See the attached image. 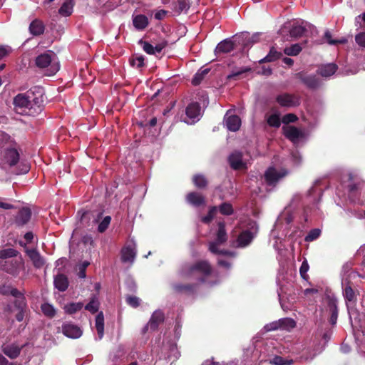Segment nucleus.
<instances>
[{"mask_svg":"<svg viewBox=\"0 0 365 365\" xmlns=\"http://www.w3.org/2000/svg\"><path fill=\"white\" fill-rule=\"evenodd\" d=\"M212 272V268L206 260H199L192 264H184L180 270V276L184 279H196L197 282L173 283L171 288L173 293L187 296L196 294L199 284H204L206 282V277H209Z\"/></svg>","mask_w":365,"mask_h":365,"instance_id":"nucleus-1","label":"nucleus"},{"mask_svg":"<svg viewBox=\"0 0 365 365\" xmlns=\"http://www.w3.org/2000/svg\"><path fill=\"white\" fill-rule=\"evenodd\" d=\"M29 115L39 114L44 107L43 88L34 86L29 89Z\"/></svg>","mask_w":365,"mask_h":365,"instance_id":"nucleus-2","label":"nucleus"},{"mask_svg":"<svg viewBox=\"0 0 365 365\" xmlns=\"http://www.w3.org/2000/svg\"><path fill=\"white\" fill-rule=\"evenodd\" d=\"M23 259L21 255L16 258L7 260H0V269L3 271L12 274L17 275L19 273L20 267L23 265Z\"/></svg>","mask_w":365,"mask_h":365,"instance_id":"nucleus-3","label":"nucleus"},{"mask_svg":"<svg viewBox=\"0 0 365 365\" xmlns=\"http://www.w3.org/2000/svg\"><path fill=\"white\" fill-rule=\"evenodd\" d=\"M51 54L48 53H41L36 58V65L37 67L44 68L50 66L49 72L47 73L48 76L54 75L59 69L58 65L51 64Z\"/></svg>","mask_w":365,"mask_h":365,"instance_id":"nucleus-4","label":"nucleus"},{"mask_svg":"<svg viewBox=\"0 0 365 365\" xmlns=\"http://www.w3.org/2000/svg\"><path fill=\"white\" fill-rule=\"evenodd\" d=\"M295 78L299 79L307 88L315 90L320 86V79L315 75H308L304 71H300L295 74Z\"/></svg>","mask_w":365,"mask_h":365,"instance_id":"nucleus-5","label":"nucleus"},{"mask_svg":"<svg viewBox=\"0 0 365 365\" xmlns=\"http://www.w3.org/2000/svg\"><path fill=\"white\" fill-rule=\"evenodd\" d=\"M288 173L286 169L277 171L274 168H269L264 173V180L269 186H274L280 179L285 177Z\"/></svg>","mask_w":365,"mask_h":365,"instance_id":"nucleus-6","label":"nucleus"},{"mask_svg":"<svg viewBox=\"0 0 365 365\" xmlns=\"http://www.w3.org/2000/svg\"><path fill=\"white\" fill-rule=\"evenodd\" d=\"M185 114L189 120H185V123L192 124L200 120L201 106L197 102H192L185 108Z\"/></svg>","mask_w":365,"mask_h":365,"instance_id":"nucleus-7","label":"nucleus"},{"mask_svg":"<svg viewBox=\"0 0 365 365\" xmlns=\"http://www.w3.org/2000/svg\"><path fill=\"white\" fill-rule=\"evenodd\" d=\"M276 101L282 107H296L299 106V98L294 94L284 93L276 97Z\"/></svg>","mask_w":365,"mask_h":365,"instance_id":"nucleus-8","label":"nucleus"},{"mask_svg":"<svg viewBox=\"0 0 365 365\" xmlns=\"http://www.w3.org/2000/svg\"><path fill=\"white\" fill-rule=\"evenodd\" d=\"M31 215V209L27 207H23L14 216V224L16 227H23L30 221Z\"/></svg>","mask_w":365,"mask_h":365,"instance_id":"nucleus-9","label":"nucleus"},{"mask_svg":"<svg viewBox=\"0 0 365 365\" xmlns=\"http://www.w3.org/2000/svg\"><path fill=\"white\" fill-rule=\"evenodd\" d=\"M29 90L24 93H19L14 98V105L16 109L29 115Z\"/></svg>","mask_w":365,"mask_h":365,"instance_id":"nucleus-10","label":"nucleus"},{"mask_svg":"<svg viewBox=\"0 0 365 365\" xmlns=\"http://www.w3.org/2000/svg\"><path fill=\"white\" fill-rule=\"evenodd\" d=\"M61 331L63 335L71 339H78L83 334L82 329L72 322H65L62 324Z\"/></svg>","mask_w":365,"mask_h":365,"instance_id":"nucleus-11","label":"nucleus"},{"mask_svg":"<svg viewBox=\"0 0 365 365\" xmlns=\"http://www.w3.org/2000/svg\"><path fill=\"white\" fill-rule=\"evenodd\" d=\"M242 158V152L234 151L232 153L228 158L230 167L235 170L246 168V163L243 162Z\"/></svg>","mask_w":365,"mask_h":365,"instance_id":"nucleus-12","label":"nucleus"},{"mask_svg":"<svg viewBox=\"0 0 365 365\" xmlns=\"http://www.w3.org/2000/svg\"><path fill=\"white\" fill-rule=\"evenodd\" d=\"M236 43L230 38H226L220 41L215 49V54L219 56L220 54L229 53L236 48Z\"/></svg>","mask_w":365,"mask_h":365,"instance_id":"nucleus-13","label":"nucleus"},{"mask_svg":"<svg viewBox=\"0 0 365 365\" xmlns=\"http://www.w3.org/2000/svg\"><path fill=\"white\" fill-rule=\"evenodd\" d=\"M186 201L194 207L205 205V197L198 192H190L185 197Z\"/></svg>","mask_w":365,"mask_h":365,"instance_id":"nucleus-14","label":"nucleus"},{"mask_svg":"<svg viewBox=\"0 0 365 365\" xmlns=\"http://www.w3.org/2000/svg\"><path fill=\"white\" fill-rule=\"evenodd\" d=\"M136 257L135 249L130 246L123 247L120 251V259L123 263L133 264Z\"/></svg>","mask_w":365,"mask_h":365,"instance_id":"nucleus-15","label":"nucleus"},{"mask_svg":"<svg viewBox=\"0 0 365 365\" xmlns=\"http://www.w3.org/2000/svg\"><path fill=\"white\" fill-rule=\"evenodd\" d=\"M284 136L293 143H296L304 136L303 133L295 126L283 127Z\"/></svg>","mask_w":365,"mask_h":365,"instance_id":"nucleus-16","label":"nucleus"},{"mask_svg":"<svg viewBox=\"0 0 365 365\" xmlns=\"http://www.w3.org/2000/svg\"><path fill=\"white\" fill-rule=\"evenodd\" d=\"M255 237L254 233L249 230H245L240 233L237 237V242L238 247H245L248 246Z\"/></svg>","mask_w":365,"mask_h":365,"instance_id":"nucleus-17","label":"nucleus"},{"mask_svg":"<svg viewBox=\"0 0 365 365\" xmlns=\"http://www.w3.org/2000/svg\"><path fill=\"white\" fill-rule=\"evenodd\" d=\"M26 254L32 261L33 265L36 269L41 268L45 264V259L36 249L26 250Z\"/></svg>","mask_w":365,"mask_h":365,"instance_id":"nucleus-18","label":"nucleus"},{"mask_svg":"<svg viewBox=\"0 0 365 365\" xmlns=\"http://www.w3.org/2000/svg\"><path fill=\"white\" fill-rule=\"evenodd\" d=\"M164 319H165V315H164V313L161 310L155 311L148 322V325H150V329L152 331L157 330L159 325L164 322Z\"/></svg>","mask_w":365,"mask_h":365,"instance_id":"nucleus-19","label":"nucleus"},{"mask_svg":"<svg viewBox=\"0 0 365 365\" xmlns=\"http://www.w3.org/2000/svg\"><path fill=\"white\" fill-rule=\"evenodd\" d=\"M4 158L10 166H14L19 160V153L16 148L10 147L6 150Z\"/></svg>","mask_w":365,"mask_h":365,"instance_id":"nucleus-20","label":"nucleus"},{"mask_svg":"<svg viewBox=\"0 0 365 365\" xmlns=\"http://www.w3.org/2000/svg\"><path fill=\"white\" fill-rule=\"evenodd\" d=\"M54 287L60 292L66 291L68 287V279L64 274H58L53 280Z\"/></svg>","mask_w":365,"mask_h":365,"instance_id":"nucleus-21","label":"nucleus"},{"mask_svg":"<svg viewBox=\"0 0 365 365\" xmlns=\"http://www.w3.org/2000/svg\"><path fill=\"white\" fill-rule=\"evenodd\" d=\"M337 68L335 63L322 65L318 68L317 73L323 77H329L335 73Z\"/></svg>","mask_w":365,"mask_h":365,"instance_id":"nucleus-22","label":"nucleus"},{"mask_svg":"<svg viewBox=\"0 0 365 365\" xmlns=\"http://www.w3.org/2000/svg\"><path fill=\"white\" fill-rule=\"evenodd\" d=\"M45 26L42 21L36 19L29 25V31L33 36H40L43 34Z\"/></svg>","mask_w":365,"mask_h":365,"instance_id":"nucleus-23","label":"nucleus"},{"mask_svg":"<svg viewBox=\"0 0 365 365\" xmlns=\"http://www.w3.org/2000/svg\"><path fill=\"white\" fill-rule=\"evenodd\" d=\"M148 19L145 15L138 14L133 17V24L139 31L144 30L148 26Z\"/></svg>","mask_w":365,"mask_h":365,"instance_id":"nucleus-24","label":"nucleus"},{"mask_svg":"<svg viewBox=\"0 0 365 365\" xmlns=\"http://www.w3.org/2000/svg\"><path fill=\"white\" fill-rule=\"evenodd\" d=\"M227 128L230 131H237L240 129L241 125V120L239 116L232 115L227 118L225 120Z\"/></svg>","mask_w":365,"mask_h":365,"instance_id":"nucleus-25","label":"nucleus"},{"mask_svg":"<svg viewBox=\"0 0 365 365\" xmlns=\"http://www.w3.org/2000/svg\"><path fill=\"white\" fill-rule=\"evenodd\" d=\"M21 350V347L14 344L6 345L2 348L3 353L12 359H16L19 356Z\"/></svg>","mask_w":365,"mask_h":365,"instance_id":"nucleus-26","label":"nucleus"},{"mask_svg":"<svg viewBox=\"0 0 365 365\" xmlns=\"http://www.w3.org/2000/svg\"><path fill=\"white\" fill-rule=\"evenodd\" d=\"M282 56V53L276 50L274 47H272L268 53V54L259 60V63H267V62H274L278 59H279Z\"/></svg>","mask_w":365,"mask_h":365,"instance_id":"nucleus-27","label":"nucleus"},{"mask_svg":"<svg viewBox=\"0 0 365 365\" xmlns=\"http://www.w3.org/2000/svg\"><path fill=\"white\" fill-rule=\"evenodd\" d=\"M73 0H66L58 9V13L63 16H69L73 12Z\"/></svg>","mask_w":365,"mask_h":365,"instance_id":"nucleus-28","label":"nucleus"},{"mask_svg":"<svg viewBox=\"0 0 365 365\" xmlns=\"http://www.w3.org/2000/svg\"><path fill=\"white\" fill-rule=\"evenodd\" d=\"M19 255L20 256L19 252L13 248H6L0 250L1 260L11 259L18 257Z\"/></svg>","mask_w":365,"mask_h":365,"instance_id":"nucleus-29","label":"nucleus"},{"mask_svg":"<svg viewBox=\"0 0 365 365\" xmlns=\"http://www.w3.org/2000/svg\"><path fill=\"white\" fill-rule=\"evenodd\" d=\"M227 240V235L225 230V225L224 222H220L218 223V230L216 235L215 241L218 244H224Z\"/></svg>","mask_w":365,"mask_h":365,"instance_id":"nucleus-30","label":"nucleus"},{"mask_svg":"<svg viewBox=\"0 0 365 365\" xmlns=\"http://www.w3.org/2000/svg\"><path fill=\"white\" fill-rule=\"evenodd\" d=\"M83 303L82 302H70L63 306L65 313L68 314H73L82 309Z\"/></svg>","mask_w":365,"mask_h":365,"instance_id":"nucleus-31","label":"nucleus"},{"mask_svg":"<svg viewBox=\"0 0 365 365\" xmlns=\"http://www.w3.org/2000/svg\"><path fill=\"white\" fill-rule=\"evenodd\" d=\"M96 329L100 339H102L104 334V317L102 312H100L96 317Z\"/></svg>","mask_w":365,"mask_h":365,"instance_id":"nucleus-32","label":"nucleus"},{"mask_svg":"<svg viewBox=\"0 0 365 365\" xmlns=\"http://www.w3.org/2000/svg\"><path fill=\"white\" fill-rule=\"evenodd\" d=\"M16 145L15 140L6 132L0 130V147Z\"/></svg>","mask_w":365,"mask_h":365,"instance_id":"nucleus-33","label":"nucleus"},{"mask_svg":"<svg viewBox=\"0 0 365 365\" xmlns=\"http://www.w3.org/2000/svg\"><path fill=\"white\" fill-rule=\"evenodd\" d=\"M210 71V69L201 68L194 76L192 79V84L193 86H198L201 83L206 75Z\"/></svg>","mask_w":365,"mask_h":365,"instance_id":"nucleus-34","label":"nucleus"},{"mask_svg":"<svg viewBox=\"0 0 365 365\" xmlns=\"http://www.w3.org/2000/svg\"><path fill=\"white\" fill-rule=\"evenodd\" d=\"M192 182L198 189H205L208 184V181L205 176L201 174L195 175L192 177Z\"/></svg>","mask_w":365,"mask_h":365,"instance_id":"nucleus-35","label":"nucleus"},{"mask_svg":"<svg viewBox=\"0 0 365 365\" xmlns=\"http://www.w3.org/2000/svg\"><path fill=\"white\" fill-rule=\"evenodd\" d=\"M41 309L43 314L48 318L52 319L56 314V310L53 305L45 302L41 305Z\"/></svg>","mask_w":365,"mask_h":365,"instance_id":"nucleus-36","label":"nucleus"},{"mask_svg":"<svg viewBox=\"0 0 365 365\" xmlns=\"http://www.w3.org/2000/svg\"><path fill=\"white\" fill-rule=\"evenodd\" d=\"M343 295L345 299L349 302L355 303L356 301V296L354 290L349 285H346L343 291Z\"/></svg>","mask_w":365,"mask_h":365,"instance_id":"nucleus-37","label":"nucleus"},{"mask_svg":"<svg viewBox=\"0 0 365 365\" xmlns=\"http://www.w3.org/2000/svg\"><path fill=\"white\" fill-rule=\"evenodd\" d=\"M307 29L304 26L301 25H293L289 30L290 36L294 38L302 36L306 32Z\"/></svg>","mask_w":365,"mask_h":365,"instance_id":"nucleus-38","label":"nucleus"},{"mask_svg":"<svg viewBox=\"0 0 365 365\" xmlns=\"http://www.w3.org/2000/svg\"><path fill=\"white\" fill-rule=\"evenodd\" d=\"M190 8V6L186 0H178L173 3V9L178 14H180L183 11H187Z\"/></svg>","mask_w":365,"mask_h":365,"instance_id":"nucleus-39","label":"nucleus"},{"mask_svg":"<svg viewBox=\"0 0 365 365\" xmlns=\"http://www.w3.org/2000/svg\"><path fill=\"white\" fill-rule=\"evenodd\" d=\"M280 329L289 330L296 327V322L291 318H282L279 319Z\"/></svg>","mask_w":365,"mask_h":365,"instance_id":"nucleus-40","label":"nucleus"},{"mask_svg":"<svg viewBox=\"0 0 365 365\" xmlns=\"http://www.w3.org/2000/svg\"><path fill=\"white\" fill-rule=\"evenodd\" d=\"M302 47L299 43L292 44L291 46L286 47L284 53L287 56H297L302 51Z\"/></svg>","mask_w":365,"mask_h":365,"instance_id":"nucleus-41","label":"nucleus"},{"mask_svg":"<svg viewBox=\"0 0 365 365\" xmlns=\"http://www.w3.org/2000/svg\"><path fill=\"white\" fill-rule=\"evenodd\" d=\"M220 212L223 215H231L234 212L232 205L230 202H223L218 207Z\"/></svg>","mask_w":365,"mask_h":365,"instance_id":"nucleus-42","label":"nucleus"},{"mask_svg":"<svg viewBox=\"0 0 365 365\" xmlns=\"http://www.w3.org/2000/svg\"><path fill=\"white\" fill-rule=\"evenodd\" d=\"M250 68H242L238 71H232L230 74L227 76L228 80H237L240 79L242 74L245 73H247L248 71H250Z\"/></svg>","mask_w":365,"mask_h":365,"instance_id":"nucleus-43","label":"nucleus"},{"mask_svg":"<svg viewBox=\"0 0 365 365\" xmlns=\"http://www.w3.org/2000/svg\"><path fill=\"white\" fill-rule=\"evenodd\" d=\"M267 122L271 127L279 128L281 125V120L279 115L277 114L270 115L268 117Z\"/></svg>","mask_w":365,"mask_h":365,"instance_id":"nucleus-44","label":"nucleus"},{"mask_svg":"<svg viewBox=\"0 0 365 365\" xmlns=\"http://www.w3.org/2000/svg\"><path fill=\"white\" fill-rule=\"evenodd\" d=\"M98 309H99V302L95 298H93L89 302V303H88L85 306V309L87 310V311H89L92 314H94V313L97 312L98 311Z\"/></svg>","mask_w":365,"mask_h":365,"instance_id":"nucleus-45","label":"nucleus"},{"mask_svg":"<svg viewBox=\"0 0 365 365\" xmlns=\"http://www.w3.org/2000/svg\"><path fill=\"white\" fill-rule=\"evenodd\" d=\"M130 63L132 66L140 68L144 66V58L143 56H135L130 58Z\"/></svg>","mask_w":365,"mask_h":365,"instance_id":"nucleus-46","label":"nucleus"},{"mask_svg":"<svg viewBox=\"0 0 365 365\" xmlns=\"http://www.w3.org/2000/svg\"><path fill=\"white\" fill-rule=\"evenodd\" d=\"M110 216L108 215L104 217L98 226V232L100 233H103L108 229L109 225L110 224Z\"/></svg>","mask_w":365,"mask_h":365,"instance_id":"nucleus-47","label":"nucleus"},{"mask_svg":"<svg viewBox=\"0 0 365 365\" xmlns=\"http://www.w3.org/2000/svg\"><path fill=\"white\" fill-rule=\"evenodd\" d=\"M217 207L216 206L211 207L208 211L207 215L202 217L201 220L205 224H209L214 218Z\"/></svg>","mask_w":365,"mask_h":365,"instance_id":"nucleus-48","label":"nucleus"},{"mask_svg":"<svg viewBox=\"0 0 365 365\" xmlns=\"http://www.w3.org/2000/svg\"><path fill=\"white\" fill-rule=\"evenodd\" d=\"M270 364L273 365H290L292 360H285L280 356H274L271 360Z\"/></svg>","mask_w":365,"mask_h":365,"instance_id":"nucleus-49","label":"nucleus"},{"mask_svg":"<svg viewBox=\"0 0 365 365\" xmlns=\"http://www.w3.org/2000/svg\"><path fill=\"white\" fill-rule=\"evenodd\" d=\"M321 234V230L319 229H312L311 230L307 235L305 237L306 242H312L317 240Z\"/></svg>","mask_w":365,"mask_h":365,"instance_id":"nucleus-50","label":"nucleus"},{"mask_svg":"<svg viewBox=\"0 0 365 365\" xmlns=\"http://www.w3.org/2000/svg\"><path fill=\"white\" fill-rule=\"evenodd\" d=\"M309 269V264L307 260L302 262L301 267L299 268L300 276L302 279L307 280L309 279V275L307 274V272Z\"/></svg>","mask_w":365,"mask_h":365,"instance_id":"nucleus-51","label":"nucleus"},{"mask_svg":"<svg viewBox=\"0 0 365 365\" xmlns=\"http://www.w3.org/2000/svg\"><path fill=\"white\" fill-rule=\"evenodd\" d=\"M125 301L129 306L133 308H137L140 306V299L135 296L128 295L126 297Z\"/></svg>","mask_w":365,"mask_h":365,"instance_id":"nucleus-52","label":"nucleus"},{"mask_svg":"<svg viewBox=\"0 0 365 365\" xmlns=\"http://www.w3.org/2000/svg\"><path fill=\"white\" fill-rule=\"evenodd\" d=\"M327 299L329 312H338L336 299L331 296H327Z\"/></svg>","mask_w":365,"mask_h":365,"instance_id":"nucleus-53","label":"nucleus"},{"mask_svg":"<svg viewBox=\"0 0 365 365\" xmlns=\"http://www.w3.org/2000/svg\"><path fill=\"white\" fill-rule=\"evenodd\" d=\"M14 304V307L18 310L26 309V301L25 297H22L16 299Z\"/></svg>","mask_w":365,"mask_h":365,"instance_id":"nucleus-54","label":"nucleus"},{"mask_svg":"<svg viewBox=\"0 0 365 365\" xmlns=\"http://www.w3.org/2000/svg\"><path fill=\"white\" fill-rule=\"evenodd\" d=\"M139 43L143 45V49L145 53L150 55L154 54L153 46L149 42L140 40Z\"/></svg>","mask_w":365,"mask_h":365,"instance_id":"nucleus-55","label":"nucleus"},{"mask_svg":"<svg viewBox=\"0 0 365 365\" xmlns=\"http://www.w3.org/2000/svg\"><path fill=\"white\" fill-rule=\"evenodd\" d=\"M298 120L297 116L294 113H288L282 117V122L284 124H289L290 123H294Z\"/></svg>","mask_w":365,"mask_h":365,"instance_id":"nucleus-56","label":"nucleus"},{"mask_svg":"<svg viewBox=\"0 0 365 365\" xmlns=\"http://www.w3.org/2000/svg\"><path fill=\"white\" fill-rule=\"evenodd\" d=\"M220 245V244H218L216 241L210 242V245H209V250L212 253L215 254V255H225V252H224L222 250H220L218 249L217 247Z\"/></svg>","mask_w":365,"mask_h":365,"instance_id":"nucleus-57","label":"nucleus"},{"mask_svg":"<svg viewBox=\"0 0 365 365\" xmlns=\"http://www.w3.org/2000/svg\"><path fill=\"white\" fill-rule=\"evenodd\" d=\"M280 329L279 320L270 322L264 327L265 331H272Z\"/></svg>","mask_w":365,"mask_h":365,"instance_id":"nucleus-58","label":"nucleus"},{"mask_svg":"<svg viewBox=\"0 0 365 365\" xmlns=\"http://www.w3.org/2000/svg\"><path fill=\"white\" fill-rule=\"evenodd\" d=\"M89 264L90 263L88 262L84 261L79 265V271L78 273L79 278L83 279L86 277V270Z\"/></svg>","mask_w":365,"mask_h":365,"instance_id":"nucleus-59","label":"nucleus"},{"mask_svg":"<svg viewBox=\"0 0 365 365\" xmlns=\"http://www.w3.org/2000/svg\"><path fill=\"white\" fill-rule=\"evenodd\" d=\"M361 182H352L348 185V191L350 194L355 195V193L361 188Z\"/></svg>","mask_w":365,"mask_h":365,"instance_id":"nucleus-60","label":"nucleus"},{"mask_svg":"<svg viewBox=\"0 0 365 365\" xmlns=\"http://www.w3.org/2000/svg\"><path fill=\"white\" fill-rule=\"evenodd\" d=\"M324 38L327 40V41L328 42V43L330 44V45H336L337 43L343 42L342 41L333 40L331 38V34L329 32V31H325V33H324Z\"/></svg>","mask_w":365,"mask_h":365,"instance_id":"nucleus-61","label":"nucleus"},{"mask_svg":"<svg viewBox=\"0 0 365 365\" xmlns=\"http://www.w3.org/2000/svg\"><path fill=\"white\" fill-rule=\"evenodd\" d=\"M356 42L362 47H365V32H361L355 36Z\"/></svg>","mask_w":365,"mask_h":365,"instance_id":"nucleus-62","label":"nucleus"},{"mask_svg":"<svg viewBox=\"0 0 365 365\" xmlns=\"http://www.w3.org/2000/svg\"><path fill=\"white\" fill-rule=\"evenodd\" d=\"M168 45V42L166 41H163L159 43L156 44L155 46H153L154 54L156 53H160L163 48H165Z\"/></svg>","mask_w":365,"mask_h":365,"instance_id":"nucleus-63","label":"nucleus"},{"mask_svg":"<svg viewBox=\"0 0 365 365\" xmlns=\"http://www.w3.org/2000/svg\"><path fill=\"white\" fill-rule=\"evenodd\" d=\"M316 353L312 354L309 351L307 350L302 354L301 358L305 361H311L316 356Z\"/></svg>","mask_w":365,"mask_h":365,"instance_id":"nucleus-64","label":"nucleus"}]
</instances>
